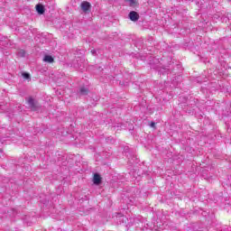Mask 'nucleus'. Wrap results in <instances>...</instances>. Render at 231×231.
Masks as SVG:
<instances>
[{
	"label": "nucleus",
	"instance_id": "1",
	"mask_svg": "<svg viewBox=\"0 0 231 231\" xmlns=\"http://www.w3.org/2000/svg\"><path fill=\"white\" fill-rule=\"evenodd\" d=\"M27 104L31 107L32 111H37V109H39V103H37L33 97H28Z\"/></svg>",
	"mask_w": 231,
	"mask_h": 231
},
{
	"label": "nucleus",
	"instance_id": "2",
	"mask_svg": "<svg viewBox=\"0 0 231 231\" xmlns=\"http://www.w3.org/2000/svg\"><path fill=\"white\" fill-rule=\"evenodd\" d=\"M128 17H129L130 21L136 23V21H138V19H140V14H138V13H136L135 11H132L129 13Z\"/></svg>",
	"mask_w": 231,
	"mask_h": 231
},
{
	"label": "nucleus",
	"instance_id": "3",
	"mask_svg": "<svg viewBox=\"0 0 231 231\" xmlns=\"http://www.w3.org/2000/svg\"><path fill=\"white\" fill-rule=\"evenodd\" d=\"M36 12L40 15H42L44 14V12H46V9L44 8V5L38 4V5H36Z\"/></svg>",
	"mask_w": 231,
	"mask_h": 231
},
{
	"label": "nucleus",
	"instance_id": "4",
	"mask_svg": "<svg viewBox=\"0 0 231 231\" xmlns=\"http://www.w3.org/2000/svg\"><path fill=\"white\" fill-rule=\"evenodd\" d=\"M125 3L128 6H131V8H136V6H138V1L136 0H125Z\"/></svg>",
	"mask_w": 231,
	"mask_h": 231
},
{
	"label": "nucleus",
	"instance_id": "5",
	"mask_svg": "<svg viewBox=\"0 0 231 231\" xmlns=\"http://www.w3.org/2000/svg\"><path fill=\"white\" fill-rule=\"evenodd\" d=\"M93 181H94L95 185H100V182L102 181V178L100 177L99 174L95 173L94 174Z\"/></svg>",
	"mask_w": 231,
	"mask_h": 231
},
{
	"label": "nucleus",
	"instance_id": "6",
	"mask_svg": "<svg viewBox=\"0 0 231 231\" xmlns=\"http://www.w3.org/2000/svg\"><path fill=\"white\" fill-rule=\"evenodd\" d=\"M89 8H91V5L89 4V2L81 3V9L83 10V12H88Z\"/></svg>",
	"mask_w": 231,
	"mask_h": 231
},
{
	"label": "nucleus",
	"instance_id": "7",
	"mask_svg": "<svg viewBox=\"0 0 231 231\" xmlns=\"http://www.w3.org/2000/svg\"><path fill=\"white\" fill-rule=\"evenodd\" d=\"M43 61L49 62L50 64H51V62H53V57H51L50 55H45L43 58Z\"/></svg>",
	"mask_w": 231,
	"mask_h": 231
},
{
	"label": "nucleus",
	"instance_id": "8",
	"mask_svg": "<svg viewBox=\"0 0 231 231\" xmlns=\"http://www.w3.org/2000/svg\"><path fill=\"white\" fill-rule=\"evenodd\" d=\"M88 93H89V90L87 88L82 87L79 89V94L80 95L86 96V95H88Z\"/></svg>",
	"mask_w": 231,
	"mask_h": 231
},
{
	"label": "nucleus",
	"instance_id": "9",
	"mask_svg": "<svg viewBox=\"0 0 231 231\" xmlns=\"http://www.w3.org/2000/svg\"><path fill=\"white\" fill-rule=\"evenodd\" d=\"M22 77H23V79H25L26 80H30V74L27 72L22 73Z\"/></svg>",
	"mask_w": 231,
	"mask_h": 231
},
{
	"label": "nucleus",
	"instance_id": "10",
	"mask_svg": "<svg viewBox=\"0 0 231 231\" xmlns=\"http://www.w3.org/2000/svg\"><path fill=\"white\" fill-rule=\"evenodd\" d=\"M24 55H26V52H24V51H20L18 52V56H19V57H24Z\"/></svg>",
	"mask_w": 231,
	"mask_h": 231
},
{
	"label": "nucleus",
	"instance_id": "11",
	"mask_svg": "<svg viewBox=\"0 0 231 231\" xmlns=\"http://www.w3.org/2000/svg\"><path fill=\"white\" fill-rule=\"evenodd\" d=\"M91 53H92V55H96L97 54V51L96 50H92Z\"/></svg>",
	"mask_w": 231,
	"mask_h": 231
},
{
	"label": "nucleus",
	"instance_id": "12",
	"mask_svg": "<svg viewBox=\"0 0 231 231\" xmlns=\"http://www.w3.org/2000/svg\"><path fill=\"white\" fill-rule=\"evenodd\" d=\"M154 125H156L154 122L151 123V127H154Z\"/></svg>",
	"mask_w": 231,
	"mask_h": 231
}]
</instances>
